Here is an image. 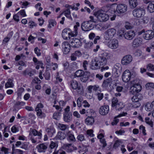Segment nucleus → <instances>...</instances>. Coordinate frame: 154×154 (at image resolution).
Returning a JSON list of instances; mask_svg holds the SVG:
<instances>
[{"instance_id": "58836bf2", "label": "nucleus", "mask_w": 154, "mask_h": 154, "mask_svg": "<svg viewBox=\"0 0 154 154\" xmlns=\"http://www.w3.org/2000/svg\"><path fill=\"white\" fill-rule=\"evenodd\" d=\"M13 86V84L12 80L11 79H9L8 82L5 84V87L6 88L12 87Z\"/></svg>"}, {"instance_id": "f257e3e1", "label": "nucleus", "mask_w": 154, "mask_h": 154, "mask_svg": "<svg viewBox=\"0 0 154 154\" xmlns=\"http://www.w3.org/2000/svg\"><path fill=\"white\" fill-rule=\"evenodd\" d=\"M112 57L111 54L108 52H104L99 55L98 57H96L99 61L100 66H105L107 63L108 60Z\"/></svg>"}, {"instance_id": "69168bd1", "label": "nucleus", "mask_w": 154, "mask_h": 154, "mask_svg": "<svg viewBox=\"0 0 154 154\" xmlns=\"http://www.w3.org/2000/svg\"><path fill=\"white\" fill-rule=\"evenodd\" d=\"M35 38V37L31 35H30L28 38V41L29 42H31V43H33L34 42V39Z\"/></svg>"}, {"instance_id": "0eeeda50", "label": "nucleus", "mask_w": 154, "mask_h": 154, "mask_svg": "<svg viewBox=\"0 0 154 154\" xmlns=\"http://www.w3.org/2000/svg\"><path fill=\"white\" fill-rule=\"evenodd\" d=\"M134 16L135 17H140L145 14V10L142 8H140L134 9L133 11Z\"/></svg>"}, {"instance_id": "cd10ccee", "label": "nucleus", "mask_w": 154, "mask_h": 154, "mask_svg": "<svg viewBox=\"0 0 154 154\" xmlns=\"http://www.w3.org/2000/svg\"><path fill=\"white\" fill-rule=\"evenodd\" d=\"M71 145L72 144L70 143L64 144L63 147L68 152H71L72 151V150L70 148Z\"/></svg>"}, {"instance_id": "a878e982", "label": "nucleus", "mask_w": 154, "mask_h": 154, "mask_svg": "<svg viewBox=\"0 0 154 154\" xmlns=\"http://www.w3.org/2000/svg\"><path fill=\"white\" fill-rule=\"evenodd\" d=\"M36 112V114L39 118L42 119L44 118L46 116L45 114L43 112L42 109H35Z\"/></svg>"}, {"instance_id": "9b49d317", "label": "nucleus", "mask_w": 154, "mask_h": 154, "mask_svg": "<svg viewBox=\"0 0 154 154\" xmlns=\"http://www.w3.org/2000/svg\"><path fill=\"white\" fill-rule=\"evenodd\" d=\"M154 36V32L152 30H148L145 32L143 35V38L146 40L152 39Z\"/></svg>"}, {"instance_id": "c9c22d12", "label": "nucleus", "mask_w": 154, "mask_h": 154, "mask_svg": "<svg viewBox=\"0 0 154 154\" xmlns=\"http://www.w3.org/2000/svg\"><path fill=\"white\" fill-rule=\"evenodd\" d=\"M58 127L60 130L63 131H65L69 128L68 125L60 123L58 124Z\"/></svg>"}, {"instance_id": "f8f14e48", "label": "nucleus", "mask_w": 154, "mask_h": 154, "mask_svg": "<svg viewBox=\"0 0 154 154\" xmlns=\"http://www.w3.org/2000/svg\"><path fill=\"white\" fill-rule=\"evenodd\" d=\"M67 140L70 142L74 143L76 141V138L71 131H69L66 132Z\"/></svg>"}, {"instance_id": "338daca9", "label": "nucleus", "mask_w": 154, "mask_h": 154, "mask_svg": "<svg viewBox=\"0 0 154 154\" xmlns=\"http://www.w3.org/2000/svg\"><path fill=\"white\" fill-rule=\"evenodd\" d=\"M18 13L21 16L23 17L26 16L25 10L23 9L21 10Z\"/></svg>"}, {"instance_id": "aec40b11", "label": "nucleus", "mask_w": 154, "mask_h": 154, "mask_svg": "<svg viewBox=\"0 0 154 154\" xmlns=\"http://www.w3.org/2000/svg\"><path fill=\"white\" fill-rule=\"evenodd\" d=\"M99 61L97 58H96L94 60L91 61V68L92 69H97L100 68V66L98 65Z\"/></svg>"}, {"instance_id": "c03bdc74", "label": "nucleus", "mask_w": 154, "mask_h": 154, "mask_svg": "<svg viewBox=\"0 0 154 154\" xmlns=\"http://www.w3.org/2000/svg\"><path fill=\"white\" fill-rule=\"evenodd\" d=\"M121 143L122 142L121 140H116L113 146V148L115 149H117Z\"/></svg>"}, {"instance_id": "412c9836", "label": "nucleus", "mask_w": 154, "mask_h": 154, "mask_svg": "<svg viewBox=\"0 0 154 154\" xmlns=\"http://www.w3.org/2000/svg\"><path fill=\"white\" fill-rule=\"evenodd\" d=\"M72 115L69 112H65L63 114V120L66 122H69L72 120Z\"/></svg>"}, {"instance_id": "20e7f679", "label": "nucleus", "mask_w": 154, "mask_h": 154, "mask_svg": "<svg viewBox=\"0 0 154 154\" xmlns=\"http://www.w3.org/2000/svg\"><path fill=\"white\" fill-rule=\"evenodd\" d=\"M116 30L113 28L109 29L104 33V38L106 40L112 38L115 34Z\"/></svg>"}, {"instance_id": "c85d7f7f", "label": "nucleus", "mask_w": 154, "mask_h": 154, "mask_svg": "<svg viewBox=\"0 0 154 154\" xmlns=\"http://www.w3.org/2000/svg\"><path fill=\"white\" fill-rule=\"evenodd\" d=\"M88 92L90 93L92 92V89L95 91H96L99 88V86L98 85H90L87 88Z\"/></svg>"}, {"instance_id": "9d476101", "label": "nucleus", "mask_w": 154, "mask_h": 154, "mask_svg": "<svg viewBox=\"0 0 154 154\" xmlns=\"http://www.w3.org/2000/svg\"><path fill=\"white\" fill-rule=\"evenodd\" d=\"M62 37L65 39L68 40L71 37L70 29L69 28H65L62 31Z\"/></svg>"}, {"instance_id": "7c9ffc66", "label": "nucleus", "mask_w": 154, "mask_h": 154, "mask_svg": "<svg viewBox=\"0 0 154 154\" xmlns=\"http://www.w3.org/2000/svg\"><path fill=\"white\" fill-rule=\"evenodd\" d=\"M129 4L131 8H135L138 5L137 0H129Z\"/></svg>"}, {"instance_id": "79ce46f5", "label": "nucleus", "mask_w": 154, "mask_h": 154, "mask_svg": "<svg viewBox=\"0 0 154 154\" xmlns=\"http://www.w3.org/2000/svg\"><path fill=\"white\" fill-rule=\"evenodd\" d=\"M109 80L107 79L103 81L102 86L104 88H106L108 87Z\"/></svg>"}, {"instance_id": "dca6fc26", "label": "nucleus", "mask_w": 154, "mask_h": 154, "mask_svg": "<svg viewBox=\"0 0 154 154\" xmlns=\"http://www.w3.org/2000/svg\"><path fill=\"white\" fill-rule=\"evenodd\" d=\"M141 87L140 85H137V86H131L130 91V94H134L135 93L139 92L141 90Z\"/></svg>"}, {"instance_id": "680f3d73", "label": "nucleus", "mask_w": 154, "mask_h": 154, "mask_svg": "<svg viewBox=\"0 0 154 154\" xmlns=\"http://www.w3.org/2000/svg\"><path fill=\"white\" fill-rule=\"evenodd\" d=\"M93 131L92 130L90 129L87 131V133L88 135L91 137H93L94 136L93 134Z\"/></svg>"}, {"instance_id": "7ed1b4c3", "label": "nucleus", "mask_w": 154, "mask_h": 154, "mask_svg": "<svg viewBox=\"0 0 154 154\" xmlns=\"http://www.w3.org/2000/svg\"><path fill=\"white\" fill-rule=\"evenodd\" d=\"M70 87L73 89H76L79 94H81L83 91V88L79 85L78 82L76 80L72 79L69 82Z\"/></svg>"}, {"instance_id": "2eb2a0df", "label": "nucleus", "mask_w": 154, "mask_h": 154, "mask_svg": "<svg viewBox=\"0 0 154 154\" xmlns=\"http://www.w3.org/2000/svg\"><path fill=\"white\" fill-rule=\"evenodd\" d=\"M109 111V106L107 105H104L101 106L99 109L100 113L102 115H106L108 113Z\"/></svg>"}, {"instance_id": "a211bd4d", "label": "nucleus", "mask_w": 154, "mask_h": 154, "mask_svg": "<svg viewBox=\"0 0 154 154\" xmlns=\"http://www.w3.org/2000/svg\"><path fill=\"white\" fill-rule=\"evenodd\" d=\"M108 45L109 48H117L119 46L118 41L116 39H113L108 43Z\"/></svg>"}, {"instance_id": "a18cd8bd", "label": "nucleus", "mask_w": 154, "mask_h": 154, "mask_svg": "<svg viewBox=\"0 0 154 154\" xmlns=\"http://www.w3.org/2000/svg\"><path fill=\"white\" fill-rule=\"evenodd\" d=\"M77 139L78 141L80 142L85 140L84 136L82 134L79 135L77 137Z\"/></svg>"}, {"instance_id": "1a4fd4ad", "label": "nucleus", "mask_w": 154, "mask_h": 154, "mask_svg": "<svg viewBox=\"0 0 154 154\" xmlns=\"http://www.w3.org/2000/svg\"><path fill=\"white\" fill-rule=\"evenodd\" d=\"M142 98V97L141 94H137L136 95H134L131 98V99L132 101L134 103H137L136 106L133 105V106L134 108H136L140 106V104L138 102Z\"/></svg>"}, {"instance_id": "de8ad7c7", "label": "nucleus", "mask_w": 154, "mask_h": 154, "mask_svg": "<svg viewBox=\"0 0 154 154\" xmlns=\"http://www.w3.org/2000/svg\"><path fill=\"white\" fill-rule=\"evenodd\" d=\"M1 151L4 152V154H8L9 153V149L5 147L4 146H2L0 149Z\"/></svg>"}, {"instance_id": "6e6d98bb", "label": "nucleus", "mask_w": 154, "mask_h": 154, "mask_svg": "<svg viewBox=\"0 0 154 154\" xmlns=\"http://www.w3.org/2000/svg\"><path fill=\"white\" fill-rule=\"evenodd\" d=\"M28 23L29 24V26L31 28H32L34 27H36L37 26V24L32 21H30Z\"/></svg>"}, {"instance_id": "13d9d810", "label": "nucleus", "mask_w": 154, "mask_h": 154, "mask_svg": "<svg viewBox=\"0 0 154 154\" xmlns=\"http://www.w3.org/2000/svg\"><path fill=\"white\" fill-rule=\"evenodd\" d=\"M34 51L38 56H40L42 52V51L40 49H35Z\"/></svg>"}, {"instance_id": "052dcab7", "label": "nucleus", "mask_w": 154, "mask_h": 154, "mask_svg": "<svg viewBox=\"0 0 154 154\" xmlns=\"http://www.w3.org/2000/svg\"><path fill=\"white\" fill-rule=\"evenodd\" d=\"M21 3H22L21 8H26L27 6L29 4H30V3L29 2L27 1H25L24 2H21Z\"/></svg>"}, {"instance_id": "ea45409f", "label": "nucleus", "mask_w": 154, "mask_h": 154, "mask_svg": "<svg viewBox=\"0 0 154 154\" xmlns=\"http://www.w3.org/2000/svg\"><path fill=\"white\" fill-rule=\"evenodd\" d=\"M112 107H115L117 104H118L119 102L117 99L116 97H113L112 100Z\"/></svg>"}, {"instance_id": "39448f33", "label": "nucleus", "mask_w": 154, "mask_h": 154, "mask_svg": "<svg viewBox=\"0 0 154 154\" xmlns=\"http://www.w3.org/2000/svg\"><path fill=\"white\" fill-rule=\"evenodd\" d=\"M94 27V25L90 23L87 21L83 22L81 25V28L82 30L85 32H88L93 29Z\"/></svg>"}, {"instance_id": "c756f323", "label": "nucleus", "mask_w": 154, "mask_h": 154, "mask_svg": "<svg viewBox=\"0 0 154 154\" xmlns=\"http://www.w3.org/2000/svg\"><path fill=\"white\" fill-rule=\"evenodd\" d=\"M65 16L67 18L72 20V19L71 17L70 11L69 8L67 9L63 12Z\"/></svg>"}, {"instance_id": "4468645a", "label": "nucleus", "mask_w": 154, "mask_h": 154, "mask_svg": "<svg viewBox=\"0 0 154 154\" xmlns=\"http://www.w3.org/2000/svg\"><path fill=\"white\" fill-rule=\"evenodd\" d=\"M132 59V58L131 55H126L122 58L121 61L122 64L123 65H127L131 62Z\"/></svg>"}, {"instance_id": "bb28decb", "label": "nucleus", "mask_w": 154, "mask_h": 154, "mask_svg": "<svg viewBox=\"0 0 154 154\" xmlns=\"http://www.w3.org/2000/svg\"><path fill=\"white\" fill-rule=\"evenodd\" d=\"M46 131L48 135L50 137H51L55 133L54 129L52 127L47 128L46 129Z\"/></svg>"}, {"instance_id": "3c124183", "label": "nucleus", "mask_w": 154, "mask_h": 154, "mask_svg": "<svg viewBox=\"0 0 154 154\" xmlns=\"http://www.w3.org/2000/svg\"><path fill=\"white\" fill-rule=\"evenodd\" d=\"M88 79V76L85 75L84 74L83 76L81 77L80 79L82 82H85L87 81Z\"/></svg>"}, {"instance_id": "5701e85b", "label": "nucleus", "mask_w": 154, "mask_h": 154, "mask_svg": "<svg viewBox=\"0 0 154 154\" xmlns=\"http://www.w3.org/2000/svg\"><path fill=\"white\" fill-rule=\"evenodd\" d=\"M33 60L35 64L36 65L35 67L36 69H39L40 67L42 68H44V67L43 66L44 64L42 61H38L37 59L35 57L33 58Z\"/></svg>"}, {"instance_id": "8fccbe9b", "label": "nucleus", "mask_w": 154, "mask_h": 154, "mask_svg": "<svg viewBox=\"0 0 154 154\" xmlns=\"http://www.w3.org/2000/svg\"><path fill=\"white\" fill-rule=\"evenodd\" d=\"M83 99L82 97H79L78 98L77 100V106L79 107H80L82 106V102Z\"/></svg>"}, {"instance_id": "a19ab883", "label": "nucleus", "mask_w": 154, "mask_h": 154, "mask_svg": "<svg viewBox=\"0 0 154 154\" xmlns=\"http://www.w3.org/2000/svg\"><path fill=\"white\" fill-rule=\"evenodd\" d=\"M139 83V80L137 79H134L131 82V86H137V85H140Z\"/></svg>"}, {"instance_id": "6ab92c4d", "label": "nucleus", "mask_w": 154, "mask_h": 154, "mask_svg": "<svg viewBox=\"0 0 154 154\" xmlns=\"http://www.w3.org/2000/svg\"><path fill=\"white\" fill-rule=\"evenodd\" d=\"M47 148V145L44 143H41L36 146L38 152H45Z\"/></svg>"}, {"instance_id": "393cba45", "label": "nucleus", "mask_w": 154, "mask_h": 154, "mask_svg": "<svg viewBox=\"0 0 154 154\" xmlns=\"http://www.w3.org/2000/svg\"><path fill=\"white\" fill-rule=\"evenodd\" d=\"M66 136V134H65L64 133H63L61 131H59L58 132L56 137L57 139L62 140L65 139Z\"/></svg>"}, {"instance_id": "49530a36", "label": "nucleus", "mask_w": 154, "mask_h": 154, "mask_svg": "<svg viewBox=\"0 0 154 154\" xmlns=\"http://www.w3.org/2000/svg\"><path fill=\"white\" fill-rule=\"evenodd\" d=\"M124 107V105L123 103L121 102H119L115 107L116 110H119L123 108Z\"/></svg>"}, {"instance_id": "4d7b16f0", "label": "nucleus", "mask_w": 154, "mask_h": 154, "mask_svg": "<svg viewBox=\"0 0 154 154\" xmlns=\"http://www.w3.org/2000/svg\"><path fill=\"white\" fill-rule=\"evenodd\" d=\"M146 87L147 88H154V83H148L146 85Z\"/></svg>"}, {"instance_id": "4be33fe9", "label": "nucleus", "mask_w": 154, "mask_h": 154, "mask_svg": "<svg viewBox=\"0 0 154 154\" xmlns=\"http://www.w3.org/2000/svg\"><path fill=\"white\" fill-rule=\"evenodd\" d=\"M80 26L79 23L77 22L76 23V25L74 26V30L70 32V35L71 37H76L78 35V27Z\"/></svg>"}, {"instance_id": "423d86ee", "label": "nucleus", "mask_w": 154, "mask_h": 154, "mask_svg": "<svg viewBox=\"0 0 154 154\" xmlns=\"http://www.w3.org/2000/svg\"><path fill=\"white\" fill-rule=\"evenodd\" d=\"M123 34L119 35V37L123 36L125 38L128 40L132 39L135 36V34L134 31L130 30L125 32H123Z\"/></svg>"}, {"instance_id": "f704fd0d", "label": "nucleus", "mask_w": 154, "mask_h": 154, "mask_svg": "<svg viewBox=\"0 0 154 154\" xmlns=\"http://www.w3.org/2000/svg\"><path fill=\"white\" fill-rule=\"evenodd\" d=\"M48 27L49 28H51L52 26H54L56 25L57 23L55 20L53 19H50L48 21Z\"/></svg>"}, {"instance_id": "603ef678", "label": "nucleus", "mask_w": 154, "mask_h": 154, "mask_svg": "<svg viewBox=\"0 0 154 154\" xmlns=\"http://www.w3.org/2000/svg\"><path fill=\"white\" fill-rule=\"evenodd\" d=\"M145 122H146L151 127H152L153 125V122L152 121L151 119H150L148 117H146L145 119Z\"/></svg>"}, {"instance_id": "bf43d9fd", "label": "nucleus", "mask_w": 154, "mask_h": 154, "mask_svg": "<svg viewBox=\"0 0 154 154\" xmlns=\"http://www.w3.org/2000/svg\"><path fill=\"white\" fill-rule=\"evenodd\" d=\"M45 79L47 80H48L50 78V74L49 72L46 71L44 74Z\"/></svg>"}, {"instance_id": "0e129e2a", "label": "nucleus", "mask_w": 154, "mask_h": 154, "mask_svg": "<svg viewBox=\"0 0 154 154\" xmlns=\"http://www.w3.org/2000/svg\"><path fill=\"white\" fill-rule=\"evenodd\" d=\"M62 46L64 48H68L70 47V45L69 42H63V44Z\"/></svg>"}, {"instance_id": "e433bc0d", "label": "nucleus", "mask_w": 154, "mask_h": 154, "mask_svg": "<svg viewBox=\"0 0 154 154\" xmlns=\"http://www.w3.org/2000/svg\"><path fill=\"white\" fill-rule=\"evenodd\" d=\"M152 105L151 103L150 102L147 103L146 104L145 107V109L148 111L151 110L153 108Z\"/></svg>"}, {"instance_id": "ddd939ff", "label": "nucleus", "mask_w": 154, "mask_h": 154, "mask_svg": "<svg viewBox=\"0 0 154 154\" xmlns=\"http://www.w3.org/2000/svg\"><path fill=\"white\" fill-rule=\"evenodd\" d=\"M127 5L124 4H119L118 5L116 11L119 13H123L125 12L127 10Z\"/></svg>"}, {"instance_id": "09e8293b", "label": "nucleus", "mask_w": 154, "mask_h": 154, "mask_svg": "<svg viewBox=\"0 0 154 154\" xmlns=\"http://www.w3.org/2000/svg\"><path fill=\"white\" fill-rule=\"evenodd\" d=\"M31 134V133H29V138L32 143H37V140L35 139L34 137Z\"/></svg>"}, {"instance_id": "b1692460", "label": "nucleus", "mask_w": 154, "mask_h": 154, "mask_svg": "<svg viewBox=\"0 0 154 154\" xmlns=\"http://www.w3.org/2000/svg\"><path fill=\"white\" fill-rule=\"evenodd\" d=\"M94 122V118L92 116L88 117L85 120V123L88 125H92Z\"/></svg>"}, {"instance_id": "72a5a7b5", "label": "nucleus", "mask_w": 154, "mask_h": 154, "mask_svg": "<svg viewBox=\"0 0 154 154\" xmlns=\"http://www.w3.org/2000/svg\"><path fill=\"white\" fill-rule=\"evenodd\" d=\"M58 146V142H54L51 141L49 145V148L51 149H54L55 150Z\"/></svg>"}, {"instance_id": "6e6552de", "label": "nucleus", "mask_w": 154, "mask_h": 154, "mask_svg": "<svg viewBox=\"0 0 154 154\" xmlns=\"http://www.w3.org/2000/svg\"><path fill=\"white\" fill-rule=\"evenodd\" d=\"M132 75L130 72L128 70H125L122 75V80L125 82H128L131 78Z\"/></svg>"}, {"instance_id": "774afa93", "label": "nucleus", "mask_w": 154, "mask_h": 154, "mask_svg": "<svg viewBox=\"0 0 154 154\" xmlns=\"http://www.w3.org/2000/svg\"><path fill=\"white\" fill-rule=\"evenodd\" d=\"M56 82H61L62 81V79L61 78L59 75V72L57 73V75L56 77Z\"/></svg>"}, {"instance_id": "2f4dec72", "label": "nucleus", "mask_w": 154, "mask_h": 154, "mask_svg": "<svg viewBox=\"0 0 154 154\" xmlns=\"http://www.w3.org/2000/svg\"><path fill=\"white\" fill-rule=\"evenodd\" d=\"M148 11L150 13L154 12V1L150 3L147 6Z\"/></svg>"}, {"instance_id": "473e14b6", "label": "nucleus", "mask_w": 154, "mask_h": 154, "mask_svg": "<svg viewBox=\"0 0 154 154\" xmlns=\"http://www.w3.org/2000/svg\"><path fill=\"white\" fill-rule=\"evenodd\" d=\"M85 74L83 71L82 70H79L76 71L75 73V77H81Z\"/></svg>"}, {"instance_id": "4c0bfd02", "label": "nucleus", "mask_w": 154, "mask_h": 154, "mask_svg": "<svg viewBox=\"0 0 154 154\" xmlns=\"http://www.w3.org/2000/svg\"><path fill=\"white\" fill-rule=\"evenodd\" d=\"M127 114V112H123L122 113L119 114L118 116L114 118V120L116 124H117L119 122V119H116L117 118L120 117L122 116H124Z\"/></svg>"}, {"instance_id": "e2e57ef3", "label": "nucleus", "mask_w": 154, "mask_h": 154, "mask_svg": "<svg viewBox=\"0 0 154 154\" xmlns=\"http://www.w3.org/2000/svg\"><path fill=\"white\" fill-rule=\"evenodd\" d=\"M142 54L141 51L139 49L137 50L135 52L134 54L135 56L137 57L140 56Z\"/></svg>"}, {"instance_id": "5fc2aeb1", "label": "nucleus", "mask_w": 154, "mask_h": 154, "mask_svg": "<svg viewBox=\"0 0 154 154\" xmlns=\"http://www.w3.org/2000/svg\"><path fill=\"white\" fill-rule=\"evenodd\" d=\"M139 129L140 130L142 131V133L144 135H146V130L145 129V127L143 126V125H140L139 128Z\"/></svg>"}, {"instance_id": "37998d69", "label": "nucleus", "mask_w": 154, "mask_h": 154, "mask_svg": "<svg viewBox=\"0 0 154 154\" xmlns=\"http://www.w3.org/2000/svg\"><path fill=\"white\" fill-rule=\"evenodd\" d=\"M30 133H32L31 134V135H32V134L34 136L37 135L39 136V137H41L42 135V134L41 133L39 132H38L35 129L32 130V132H30Z\"/></svg>"}, {"instance_id": "864d4df0", "label": "nucleus", "mask_w": 154, "mask_h": 154, "mask_svg": "<svg viewBox=\"0 0 154 154\" xmlns=\"http://www.w3.org/2000/svg\"><path fill=\"white\" fill-rule=\"evenodd\" d=\"M146 68L148 70H154V65L151 63L148 64L146 66Z\"/></svg>"}, {"instance_id": "f03ea898", "label": "nucleus", "mask_w": 154, "mask_h": 154, "mask_svg": "<svg viewBox=\"0 0 154 154\" xmlns=\"http://www.w3.org/2000/svg\"><path fill=\"white\" fill-rule=\"evenodd\" d=\"M96 15L98 20L101 22L106 21L109 19V15L105 13L102 10L98 11Z\"/></svg>"}, {"instance_id": "f3484780", "label": "nucleus", "mask_w": 154, "mask_h": 154, "mask_svg": "<svg viewBox=\"0 0 154 154\" xmlns=\"http://www.w3.org/2000/svg\"><path fill=\"white\" fill-rule=\"evenodd\" d=\"M142 44V39L140 38H135L133 41L132 46L134 48H137L140 46Z\"/></svg>"}]
</instances>
